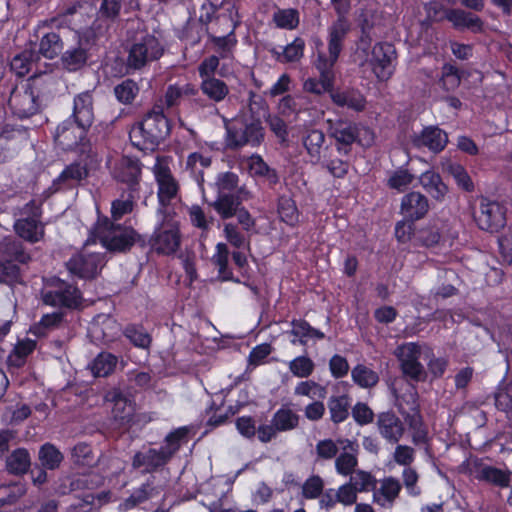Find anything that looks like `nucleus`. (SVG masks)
I'll return each mask as SVG.
<instances>
[{"mask_svg":"<svg viewBox=\"0 0 512 512\" xmlns=\"http://www.w3.org/2000/svg\"><path fill=\"white\" fill-rule=\"evenodd\" d=\"M351 31V23L345 16H338L327 28V53L319 51L317 53L314 66L319 72V78L322 90L327 91L329 96L336 91L335 84V65L344 49V43Z\"/></svg>","mask_w":512,"mask_h":512,"instance_id":"nucleus-1","label":"nucleus"},{"mask_svg":"<svg viewBox=\"0 0 512 512\" xmlns=\"http://www.w3.org/2000/svg\"><path fill=\"white\" fill-rule=\"evenodd\" d=\"M53 77L45 72L35 73L25 83L15 86L8 99L12 114L19 119H29L41 112L42 101L51 95Z\"/></svg>","mask_w":512,"mask_h":512,"instance_id":"nucleus-2","label":"nucleus"},{"mask_svg":"<svg viewBox=\"0 0 512 512\" xmlns=\"http://www.w3.org/2000/svg\"><path fill=\"white\" fill-rule=\"evenodd\" d=\"M171 121L162 104H154L129 131L132 145L143 152H154L171 133Z\"/></svg>","mask_w":512,"mask_h":512,"instance_id":"nucleus-3","label":"nucleus"},{"mask_svg":"<svg viewBox=\"0 0 512 512\" xmlns=\"http://www.w3.org/2000/svg\"><path fill=\"white\" fill-rule=\"evenodd\" d=\"M97 220L90 230V236L109 252L127 253L131 250L134 228L113 222L102 215L97 208Z\"/></svg>","mask_w":512,"mask_h":512,"instance_id":"nucleus-4","label":"nucleus"},{"mask_svg":"<svg viewBox=\"0 0 512 512\" xmlns=\"http://www.w3.org/2000/svg\"><path fill=\"white\" fill-rule=\"evenodd\" d=\"M159 218L152 233V252L170 256L177 252L181 245L180 222L173 209H158Z\"/></svg>","mask_w":512,"mask_h":512,"instance_id":"nucleus-5","label":"nucleus"},{"mask_svg":"<svg viewBox=\"0 0 512 512\" xmlns=\"http://www.w3.org/2000/svg\"><path fill=\"white\" fill-rule=\"evenodd\" d=\"M328 135L334 140L335 149L342 156L349 155L354 144L369 146L374 140V134L369 128L344 119L329 121Z\"/></svg>","mask_w":512,"mask_h":512,"instance_id":"nucleus-6","label":"nucleus"},{"mask_svg":"<svg viewBox=\"0 0 512 512\" xmlns=\"http://www.w3.org/2000/svg\"><path fill=\"white\" fill-rule=\"evenodd\" d=\"M61 29L56 17L38 21L33 29V37L37 47L35 52L39 54V58L54 60L60 56L64 49Z\"/></svg>","mask_w":512,"mask_h":512,"instance_id":"nucleus-7","label":"nucleus"},{"mask_svg":"<svg viewBox=\"0 0 512 512\" xmlns=\"http://www.w3.org/2000/svg\"><path fill=\"white\" fill-rule=\"evenodd\" d=\"M264 135V128L260 119L234 120L226 125V146L234 150L245 145L258 146L264 140Z\"/></svg>","mask_w":512,"mask_h":512,"instance_id":"nucleus-8","label":"nucleus"},{"mask_svg":"<svg viewBox=\"0 0 512 512\" xmlns=\"http://www.w3.org/2000/svg\"><path fill=\"white\" fill-rule=\"evenodd\" d=\"M76 43L63 49L60 54L61 67L69 72L75 73L83 69L90 58V51L94 45V37L91 32H76Z\"/></svg>","mask_w":512,"mask_h":512,"instance_id":"nucleus-9","label":"nucleus"},{"mask_svg":"<svg viewBox=\"0 0 512 512\" xmlns=\"http://www.w3.org/2000/svg\"><path fill=\"white\" fill-rule=\"evenodd\" d=\"M366 62L379 81L389 80L395 72L397 51L392 43L377 42L371 49Z\"/></svg>","mask_w":512,"mask_h":512,"instance_id":"nucleus-10","label":"nucleus"},{"mask_svg":"<svg viewBox=\"0 0 512 512\" xmlns=\"http://www.w3.org/2000/svg\"><path fill=\"white\" fill-rule=\"evenodd\" d=\"M53 286V289L43 294V302L46 305L69 310L82 308L83 294L76 285L57 278Z\"/></svg>","mask_w":512,"mask_h":512,"instance_id":"nucleus-11","label":"nucleus"},{"mask_svg":"<svg viewBox=\"0 0 512 512\" xmlns=\"http://www.w3.org/2000/svg\"><path fill=\"white\" fill-rule=\"evenodd\" d=\"M163 52L164 49L159 40L154 35L146 34L131 45L127 56V67L139 70L148 62L158 60Z\"/></svg>","mask_w":512,"mask_h":512,"instance_id":"nucleus-12","label":"nucleus"},{"mask_svg":"<svg viewBox=\"0 0 512 512\" xmlns=\"http://www.w3.org/2000/svg\"><path fill=\"white\" fill-rule=\"evenodd\" d=\"M506 213L507 209L503 204L482 197L479 211L474 213V220L479 229L489 233H498L506 226Z\"/></svg>","mask_w":512,"mask_h":512,"instance_id":"nucleus-13","label":"nucleus"},{"mask_svg":"<svg viewBox=\"0 0 512 512\" xmlns=\"http://www.w3.org/2000/svg\"><path fill=\"white\" fill-rule=\"evenodd\" d=\"M470 474L479 482L505 489L510 487L512 471L509 468H498L484 462L482 458H475L471 462Z\"/></svg>","mask_w":512,"mask_h":512,"instance_id":"nucleus-14","label":"nucleus"},{"mask_svg":"<svg viewBox=\"0 0 512 512\" xmlns=\"http://www.w3.org/2000/svg\"><path fill=\"white\" fill-rule=\"evenodd\" d=\"M105 265V255L102 253H77L67 261L68 271L83 280H92Z\"/></svg>","mask_w":512,"mask_h":512,"instance_id":"nucleus-15","label":"nucleus"},{"mask_svg":"<svg viewBox=\"0 0 512 512\" xmlns=\"http://www.w3.org/2000/svg\"><path fill=\"white\" fill-rule=\"evenodd\" d=\"M448 142V133L438 125L424 126L419 133L411 136V144L414 148L427 149L433 154L441 153Z\"/></svg>","mask_w":512,"mask_h":512,"instance_id":"nucleus-16","label":"nucleus"},{"mask_svg":"<svg viewBox=\"0 0 512 512\" xmlns=\"http://www.w3.org/2000/svg\"><path fill=\"white\" fill-rule=\"evenodd\" d=\"M396 356L400 363L401 372L413 381H421L425 377V370L419 361L421 349L417 343H407L398 348Z\"/></svg>","mask_w":512,"mask_h":512,"instance_id":"nucleus-17","label":"nucleus"},{"mask_svg":"<svg viewBox=\"0 0 512 512\" xmlns=\"http://www.w3.org/2000/svg\"><path fill=\"white\" fill-rule=\"evenodd\" d=\"M89 129L80 126L76 120L67 118L57 126L54 139L63 150H74L83 144Z\"/></svg>","mask_w":512,"mask_h":512,"instance_id":"nucleus-18","label":"nucleus"},{"mask_svg":"<svg viewBox=\"0 0 512 512\" xmlns=\"http://www.w3.org/2000/svg\"><path fill=\"white\" fill-rule=\"evenodd\" d=\"M105 400L112 404V416L116 421L128 423L132 420L136 404L129 391L114 387L106 393Z\"/></svg>","mask_w":512,"mask_h":512,"instance_id":"nucleus-19","label":"nucleus"},{"mask_svg":"<svg viewBox=\"0 0 512 512\" xmlns=\"http://www.w3.org/2000/svg\"><path fill=\"white\" fill-rule=\"evenodd\" d=\"M154 174L158 187V209H170L171 201L178 195L179 184L172 175L170 168L166 165L156 166Z\"/></svg>","mask_w":512,"mask_h":512,"instance_id":"nucleus-20","label":"nucleus"},{"mask_svg":"<svg viewBox=\"0 0 512 512\" xmlns=\"http://www.w3.org/2000/svg\"><path fill=\"white\" fill-rule=\"evenodd\" d=\"M429 210V199L418 191H410L401 198L400 214L405 220L419 221L426 217Z\"/></svg>","mask_w":512,"mask_h":512,"instance_id":"nucleus-21","label":"nucleus"},{"mask_svg":"<svg viewBox=\"0 0 512 512\" xmlns=\"http://www.w3.org/2000/svg\"><path fill=\"white\" fill-rule=\"evenodd\" d=\"M89 176L87 163L74 161L66 165L61 173L53 180L52 187L55 191L70 190L76 188Z\"/></svg>","mask_w":512,"mask_h":512,"instance_id":"nucleus-22","label":"nucleus"},{"mask_svg":"<svg viewBox=\"0 0 512 512\" xmlns=\"http://www.w3.org/2000/svg\"><path fill=\"white\" fill-rule=\"evenodd\" d=\"M376 427L380 436L390 444H397L405 432L404 422L392 410L377 414Z\"/></svg>","mask_w":512,"mask_h":512,"instance_id":"nucleus-23","label":"nucleus"},{"mask_svg":"<svg viewBox=\"0 0 512 512\" xmlns=\"http://www.w3.org/2000/svg\"><path fill=\"white\" fill-rule=\"evenodd\" d=\"M443 17L446 18L457 31L468 30L474 34L484 32V21L472 12L458 8H446Z\"/></svg>","mask_w":512,"mask_h":512,"instance_id":"nucleus-24","label":"nucleus"},{"mask_svg":"<svg viewBox=\"0 0 512 512\" xmlns=\"http://www.w3.org/2000/svg\"><path fill=\"white\" fill-rule=\"evenodd\" d=\"M170 460L164 454V451L155 448H148L145 451H137L132 457V467L134 469H140L142 474H152L159 469L164 468Z\"/></svg>","mask_w":512,"mask_h":512,"instance_id":"nucleus-25","label":"nucleus"},{"mask_svg":"<svg viewBox=\"0 0 512 512\" xmlns=\"http://www.w3.org/2000/svg\"><path fill=\"white\" fill-rule=\"evenodd\" d=\"M141 176V161L137 158L131 157L125 158L116 172L117 181L126 185V188H123L122 190L131 191V193L140 192Z\"/></svg>","mask_w":512,"mask_h":512,"instance_id":"nucleus-26","label":"nucleus"},{"mask_svg":"<svg viewBox=\"0 0 512 512\" xmlns=\"http://www.w3.org/2000/svg\"><path fill=\"white\" fill-rule=\"evenodd\" d=\"M412 397V406L411 413H408L405 416V421L409 426V429L412 433V442L415 445H427L429 443V435L428 428L424 423L422 414L420 412L419 404H418V396L415 393L411 395Z\"/></svg>","mask_w":512,"mask_h":512,"instance_id":"nucleus-27","label":"nucleus"},{"mask_svg":"<svg viewBox=\"0 0 512 512\" xmlns=\"http://www.w3.org/2000/svg\"><path fill=\"white\" fill-rule=\"evenodd\" d=\"M486 400L493 403L498 418L504 419L512 427V395L509 392L508 385H504V380L487 395Z\"/></svg>","mask_w":512,"mask_h":512,"instance_id":"nucleus-28","label":"nucleus"},{"mask_svg":"<svg viewBox=\"0 0 512 512\" xmlns=\"http://www.w3.org/2000/svg\"><path fill=\"white\" fill-rule=\"evenodd\" d=\"M94 100L91 91L77 94L73 99V111L69 118L76 120L82 127H91L94 121Z\"/></svg>","mask_w":512,"mask_h":512,"instance_id":"nucleus-29","label":"nucleus"},{"mask_svg":"<svg viewBox=\"0 0 512 512\" xmlns=\"http://www.w3.org/2000/svg\"><path fill=\"white\" fill-rule=\"evenodd\" d=\"M445 226V224H442L441 227H439L435 222L422 227L416 234L417 242L426 248H433L441 243L444 244L447 240H449L450 245H452V242L458 237V234L457 232H452L445 235L443 231Z\"/></svg>","mask_w":512,"mask_h":512,"instance_id":"nucleus-30","label":"nucleus"},{"mask_svg":"<svg viewBox=\"0 0 512 512\" xmlns=\"http://www.w3.org/2000/svg\"><path fill=\"white\" fill-rule=\"evenodd\" d=\"M334 105L359 113L366 107V98L354 88L336 89L330 96Z\"/></svg>","mask_w":512,"mask_h":512,"instance_id":"nucleus-31","label":"nucleus"},{"mask_svg":"<svg viewBox=\"0 0 512 512\" xmlns=\"http://www.w3.org/2000/svg\"><path fill=\"white\" fill-rule=\"evenodd\" d=\"M325 140L326 136L320 129L308 128L303 133L302 144L312 164L320 163Z\"/></svg>","mask_w":512,"mask_h":512,"instance_id":"nucleus-32","label":"nucleus"},{"mask_svg":"<svg viewBox=\"0 0 512 512\" xmlns=\"http://www.w3.org/2000/svg\"><path fill=\"white\" fill-rule=\"evenodd\" d=\"M32 466L31 455L24 447L14 449L5 457V470L14 476H23Z\"/></svg>","mask_w":512,"mask_h":512,"instance_id":"nucleus-33","label":"nucleus"},{"mask_svg":"<svg viewBox=\"0 0 512 512\" xmlns=\"http://www.w3.org/2000/svg\"><path fill=\"white\" fill-rule=\"evenodd\" d=\"M291 326L292 329L289 333L295 337L291 340L292 345L306 346L308 338L316 340H323L325 338V334L321 330L311 326L305 319H293Z\"/></svg>","mask_w":512,"mask_h":512,"instance_id":"nucleus-34","label":"nucleus"},{"mask_svg":"<svg viewBox=\"0 0 512 512\" xmlns=\"http://www.w3.org/2000/svg\"><path fill=\"white\" fill-rule=\"evenodd\" d=\"M16 234L23 240L35 244L41 241L45 235V227L42 221L19 218L14 223Z\"/></svg>","mask_w":512,"mask_h":512,"instance_id":"nucleus-35","label":"nucleus"},{"mask_svg":"<svg viewBox=\"0 0 512 512\" xmlns=\"http://www.w3.org/2000/svg\"><path fill=\"white\" fill-rule=\"evenodd\" d=\"M351 397L347 394L332 395L327 400V408L330 414V421L338 425L345 422L350 415Z\"/></svg>","mask_w":512,"mask_h":512,"instance_id":"nucleus-36","label":"nucleus"},{"mask_svg":"<svg viewBox=\"0 0 512 512\" xmlns=\"http://www.w3.org/2000/svg\"><path fill=\"white\" fill-rule=\"evenodd\" d=\"M27 129L18 124H4L0 127V164L11 157V142L17 136H25Z\"/></svg>","mask_w":512,"mask_h":512,"instance_id":"nucleus-37","label":"nucleus"},{"mask_svg":"<svg viewBox=\"0 0 512 512\" xmlns=\"http://www.w3.org/2000/svg\"><path fill=\"white\" fill-rule=\"evenodd\" d=\"M123 336L136 348L149 350L152 345V335L142 323H128L122 330Z\"/></svg>","mask_w":512,"mask_h":512,"instance_id":"nucleus-38","label":"nucleus"},{"mask_svg":"<svg viewBox=\"0 0 512 512\" xmlns=\"http://www.w3.org/2000/svg\"><path fill=\"white\" fill-rule=\"evenodd\" d=\"M420 183L424 190L436 201H443L448 192L447 185L439 173L428 170L421 174Z\"/></svg>","mask_w":512,"mask_h":512,"instance_id":"nucleus-39","label":"nucleus"},{"mask_svg":"<svg viewBox=\"0 0 512 512\" xmlns=\"http://www.w3.org/2000/svg\"><path fill=\"white\" fill-rule=\"evenodd\" d=\"M277 214L281 222L294 228L299 223L300 212L295 200L286 194L279 195L277 198Z\"/></svg>","mask_w":512,"mask_h":512,"instance_id":"nucleus-40","label":"nucleus"},{"mask_svg":"<svg viewBox=\"0 0 512 512\" xmlns=\"http://www.w3.org/2000/svg\"><path fill=\"white\" fill-rule=\"evenodd\" d=\"M241 205L240 197L231 193H218L216 200L212 203V207L223 220L235 216Z\"/></svg>","mask_w":512,"mask_h":512,"instance_id":"nucleus-41","label":"nucleus"},{"mask_svg":"<svg viewBox=\"0 0 512 512\" xmlns=\"http://www.w3.org/2000/svg\"><path fill=\"white\" fill-rule=\"evenodd\" d=\"M155 480L156 477L151 475L140 487L135 488L126 499V505L128 507H135L159 495L161 489L155 485Z\"/></svg>","mask_w":512,"mask_h":512,"instance_id":"nucleus-42","label":"nucleus"},{"mask_svg":"<svg viewBox=\"0 0 512 512\" xmlns=\"http://www.w3.org/2000/svg\"><path fill=\"white\" fill-rule=\"evenodd\" d=\"M64 316L60 311L44 314L38 322L30 326L29 332L37 338L46 337L51 331L61 326Z\"/></svg>","mask_w":512,"mask_h":512,"instance_id":"nucleus-43","label":"nucleus"},{"mask_svg":"<svg viewBox=\"0 0 512 512\" xmlns=\"http://www.w3.org/2000/svg\"><path fill=\"white\" fill-rule=\"evenodd\" d=\"M39 59V54L34 49H24L10 60V70L17 77H24L30 73L33 64Z\"/></svg>","mask_w":512,"mask_h":512,"instance_id":"nucleus-44","label":"nucleus"},{"mask_svg":"<svg viewBox=\"0 0 512 512\" xmlns=\"http://www.w3.org/2000/svg\"><path fill=\"white\" fill-rule=\"evenodd\" d=\"M139 198V193L122 190L120 198L111 203V220L113 222L121 220L125 215L132 213L135 202Z\"/></svg>","mask_w":512,"mask_h":512,"instance_id":"nucleus-45","label":"nucleus"},{"mask_svg":"<svg viewBox=\"0 0 512 512\" xmlns=\"http://www.w3.org/2000/svg\"><path fill=\"white\" fill-rule=\"evenodd\" d=\"M272 23L278 29L292 31L300 24V12L296 8H279L272 14Z\"/></svg>","mask_w":512,"mask_h":512,"instance_id":"nucleus-46","label":"nucleus"},{"mask_svg":"<svg viewBox=\"0 0 512 512\" xmlns=\"http://www.w3.org/2000/svg\"><path fill=\"white\" fill-rule=\"evenodd\" d=\"M229 249L227 244L218 243L216 245V252L213 256V262L218 268V274L222 281H232L241 283L238 278H235L232 270L229 268Z\"/></svg>","mask_w":512,"mask_h":512,"instance_id":"nucleus-47","label":"nucleus"},{"mask_svg":"<svg viewBox=\"0 0 512 512\" xmlns=\"http://www.w3.org/2000/svg\"><path fill=\"white\" fill-rule=\"evenodd\" d=\"M189 429L186 426L178 427L169 432L165 438L161 450L171 461L174 455L180 450L182 444L187 441Z\"/></svg>","mask_w":512,"mask_h":512,"instance_id":"nucleus-48","label":"nucleus"},{"mask_svg":"<svg viewBox=\"0 0 512 512\" xmlns=\"http://www.w3.org/2000/svg\"><path fill=\"white\" fill-rule=\"evenodd\" d=\"M271 422L279 432H287L298 427L299 415L288 406L283 405L273 414Z\"/></svg>","mask_w":512,"mask_h":512,"instance_id":"nucleus-49","label":"nucleus"},{"mask_svg":"<svg viewBox=\"0 0 512 512\" xmlns=\"http://www.w3.org/2000/svg\"><path fill=\"white\" fill-rule=\"evenodd\" d=\"M200 89L204 95L216 103L223 101L229 94L228 85L216 77L201 80Z\"/></svg>","mask_w":512,"mask_h":512,"instance_id":"nucleus-50","label":"nucleus"},{"mask_svg":"<svg viewBox=\"0 0 512 512\" xmlns=\"http://www.w3.org/2000/svg\"><path fill=\"white\" fill-rule=\"evenodd\" d=\"M305 40L301 37H295L294 40L283 47L282 52L273 50L276 59L281 63L298 62L304 56Z\"/></svg>","mask_w":512,"mask_h":512,"instance_id":"nucleus-51","label":"nucleus"},{"mask_svg":"<svg viewBox=\"0 0 512 512\" xmlns=\"http://www.w3.org/2000/svg\"><path fill=\"white\" fill-rule=\"evenodd\" d=\"M38 460L39 465L53 471L60 467L64 456L55 445L47 442L40 447Z\"/></svg>","mask_w":512,"mask_h":512,"instance_id":"nucleus-52","label":"nucleus"},{"mask_svg":"<svg viewBox=\"0 0 512 512\" xmlns=\"http://www.w3.org/2000/svg\"><path fill=\"white\" fill-rule=\"evenodd\" d=\"M2 253L7 257L6 261L12 263L27 264L31 261V255L26 251L23 243L16 239H6L2 245Z\"/></svg>","mask_w":512,"mask_h":512,"instance_id":"nucleus-53","label":"nucleus"},{"mask_svg":"<svg viewBox=\"0 0 512 512\" xmlns=\"http://www.w3.org/2000/svg\"><path fill=\"white\" fill-rule=\"evenodd\" d=\"M26 493L27 483L25 481L18 480L0 485L1 506L15 504Z\"/></svg>","mask_w":512,"mask_h":512,"instance_id":"nucleus-54","label":"nucleus"},{"mask_svg":"<svg viewBox=\"0 0 512 512\" xmlns=\"http://www.w3.org/2000/svg\"><path fill=\"white\" fill-rule=\"evenodd\" d=\"M118 363V358L110 352H100L91 364V371L95 377L111 375Z\"/></svg>","mask_w":512,"mask_h":512,"instance_id":"nucleus-55","label":"nucleus"},{"mask_svg":"<svg viewBox=\"0 0 512 512\" xmlns=\"http://www.w3.org/2000/svg\"><path fill=\"white\" fill-rule=\"evenodd\" d=\"M353 382L363 389L375 387L379 382V375L364 364H357L351 371Z\"/></svg>","mask_w":512,"mask_h":512,"instance_id":"nucleus-56","label":"nucleus"},{"mask_svg":"<svg viewBox=\"0 0 512 512\" xmlns=\"http://www.w3.org/2000/svg\"><path fill=\"white\" fill-rule=\"evenodd\" d=\"M208 38L209 41L214 45L216 52L219 54L218 57L221 59L228 58L238 43L235 35V25L224 36H215L209 34Z\"/></svg>","mask_w":512,"mask_h":512,"instance_id":"nucleus-57","label":"nucleus"},{"mask_svg":"<svg viewBox=\"0 0 512 512\" xmlns=\"http://www.w3.org/2000/svg\"><path fill=\"white\" fill-rule=\"evenodd\" d=\"M401 488L402 487L398 479L394 477H387L382 481L381 487L379 489V493L382 498H377L375 493V501L381 506H385L386 503L392 506L396 498L399 496Z\"/></svg>","mask_w":512,"mask_h":512,"instance_id":"nucleus-58","label":"nucleus"},{"mask_svg":"<svg viewBox=\"0 0 512 512\" xmlns=\"http://www.w3.org/2000/svg\"><path fill=\"white\" fill-rule=\"evenodd\" d=\"M139 90L138 84L133 79L127 78L114 87V95L120 103L129 105L134 102Z\"/></svg>","mask_w":512,"mask_h":512,"instance_id":"nucleus-59","label":"nucleus"},{"mask_svg":"<svg viewBox=\"0 0 512 512\" xmlns=\"http://www.w3.org/2000/svg\"><path fill=\"white\" fill-rule=\"evenodd\" d=\"M461 83V72L459 68L452 63H444L441 68V77L439 84L445 91H453Z\"/></svg>","mask_w":512,"mask_h":512,"instance_id":"nucleus-60","label":"nucleus"},{"mask_svg":"<svg viewBox=\"0 0 512 512\" xmlns=\"http://www.w3.org/2000/svg\"><path fill=\"white\" fill-rule=\"evenodd\" d=\"M0 283L13 287L22 283L20 267L11 261L0 263Z\"/></svg>","mask_w":512,"mask_h":512,"instance_id":"nucleus-61","label":"nucleus"},{"mask_svg":"<svg viewBox=\"0 0 512 512\" xmlns=\"http://www.w3.org/2000/svg\"><path fill=\"white\" fill-rule=\"evenodd\" d=\"M123 6V0H101L98 15L103 21L111 23L116 22L120 15Z\"/></svg>","mask_w":512,"mask_h":512,"instance_id":"nucleus-62","label":"nucleus"},{"mask_svg":"<svg viewBox=\"0 0 512 512\" xmlns=\"http://www.w3.org/2000/svg\"><path fill=\"white\" fill-rule=\"evenodd\" d=\"M36 349V341L31 339H25L19 341L10 356V360L16 367H21L25 364L27 357L34 352Z\"/></svg>","mask_w":512,"mask_h":512,"instance_id":"nucleus-63","label":"nucleus"},{"mask_svg":"<svg viewBox=\"0 0 512 512\" xmlns=\"http://www.w3.org/2000/svg\"><path fill=\"white\" fill-rule=\"evenodd\" d=\"M291 373L299 378H308L315 369L313 360L305 355L294 358L289 363Z\"/></svg>","mask_w":512,"mask_h":512,"instance_id":"nucleus-64","label":"nucleus"}]
</instances>
